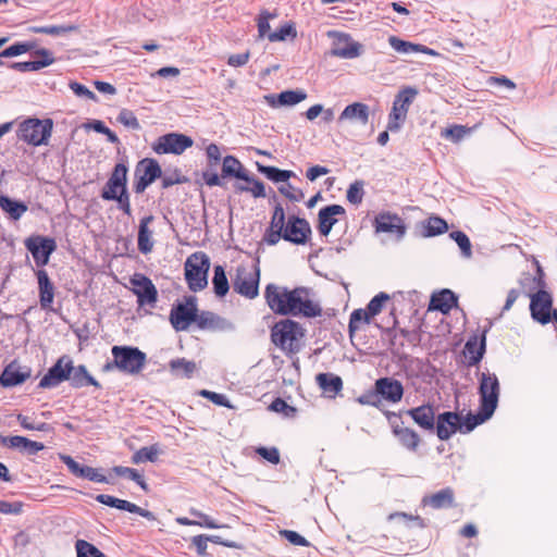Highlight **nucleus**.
<instances>
[{"instance_id": "obj_1", "label": "nucleus", "mask_w": 557, "mask_h": 557, "mask_svg": "<svg viewBox=\"0 0 557 557\" xmlns=\"http://www.w3.org/2000/svg\"><path fill=\"white\" fill-rule=\"evenodd\" d=\"M264 298L269 308L277 314L314 318L321 314L320 306L310 298L304 287L288 289L270 283L265 286Z\"/></svg>"}, {"instance_id": "obj_2", "label": "nucleus", "mask_w": 557, "mask_h": 557, "mask_svg": "<svg viewBox=\"0 0 557 557\" xmlns=\"http://www.w3.org/2000/svg\"><path fill=\"white\" fill-rule=\"evenodd\" d=\"M260 276L259 257L248 256L235 267L231 275L233 290L246 299H256L259 296Z\"/></svg>"}, {"instance_id": "obj_3", "label": "nucleus", "mask_w": 557, "mask_h": 557, "mask_svg": "<svg viewBox=\"0 0 557 557\" xmlns=\"http://www.w3.org/2000/svg\"><path fill=\"white\" fill-rule=\"evenodd\" d=\"M306 330L290 319L277 321L271 327V342L287 357L297 355L305 346Z\"/></svg>"}, {"instance_id": "obj_4", "label": "nucleus", "mask_w": 557, "mask_h": 557, "mask_svg": "<svg viewBox=\"0 0 557 557\" xmlns=\"http://www.w3.org/2000/svg\"><path fill=\"white\" fill-rule=\"evenodd\" d=\"M113 359L102 366V372L119 370L123 373L139 374L147 361L146 354L133 346H113L111 349Z\"/></svg>"}, {"instance_id": "obj_5", "label": "nucleus", "mask_w": 557, "mask_h": 557, "mask_svg": "<svg viewBox=\"0 0 557 557\" xmlns=\"http://www.w3.org/2000/svg\"><path fill=\"white\" fill-rule=\"evenodd\" d=\"M536 275L533 277L535 285L533 289H536V292L528 294L531 299L530 311L535 321L546 324L552 320L553 297L545 290V274L539 262H536Z\"/></svg>"}, {"instance_id": "obj_6", "label": "nucleus", "mask_w": 557, "mask_h": 557, "mask_svg": "<svg viewBox=\"0 0 557 557\" xmlns=\"http://www.w3.org/2000/svg\"><path fill=\"white\" fill-rule=\"evenodd\" d=\"M53 129L51 119L29 117L23 121L17 131V137L32 146L47 145Z\"/></svg>"}, {"instance_id": "obj_7", "label": "nucleus", "mask_w": 557, "mask_h": 557, "mask_svg": "<svg viewBox=\"0 0 557 557\" xmlns=\"http://www.w3.org/2000/svg\"><path fill=\"white\" fill-rule=\"evenodd\" d=\"M210 261L202 251L191 253L185 261V278L189 289L202 290L208 284V271Z\"/></svg>"}, {"instance_id": "obj_8", "label": "nucleus", "mask_w": 557, "mask_h": 557, "mask_svg": "<svg viewBox=\"0 0 557 557\" xmlns=\"http://www.w3.org/2000/svg\"><path fill=\"white\" fill-rule=\"evenodd\" d=\"M417 94V89L412 87H406L398 91L388 114V131L397 132L401 127L407 119L409 107L413 102Z\"/></svg>"}, {"instance_id": "obj_9", "label": "nucleus", "mask_w": 557, "mask_h": 557, "mask_svg": "<svg viewBox=\"0 0 557 557\" xmlns=\"http://www.w3.org/2000/svg\"><path fill=\"white\" fill-rule=\"evenodd\" d=\"M129 283L132 285L131 290L136 295L139 307L149 306L153 308L156 306L158 289L148 276L143 273H134Z\"/></svg>"}, {"instance_id": "obj_10", "label": "nucleus", "mask_w": 557, "mask_h": 557, "mask_svg": "<svg viewBox=\"0 0 557 557\" xmlns=\"http://www.w3.org/2000/svg\"><path fill=\"white\" fill-rule=\"evenodd\" d=\"M480 406L494 413L499 396V382L494 373H482L479 386Z\"/></svg>"}, {"instance_id": "obj_11", "label": "nucleus", "mask_w": 557, "mask_h": 557, "mask_svg": "<svg viewBox=\"0 0 557 557\" xmlns=\"http://www.w3.org/2000/svg\"><path fill=\"white\" fill-rule=\"evenodd\" d=\"M73 371V361L69 356L60 357L55 363L48 370V372L40 379L38 387L51 388L55 387L62 382L70 380V374Z\"/></svg>"}, {"instance_id": "obj_12", "label": "nucleus", "mask_w": 557, "mask_h": 557, "mask_svg": "<svg viewBox=\"0 0 557 557\" xmlns=\"http://www.w3.org/2000/svg\"><path fill=\"white\" fill-rule=\"evenodd\" d=\"M193 144V139L184 134L170 133L160 136L152 145V149L158 154H181L186 149L190 148Z\"/></svg>"}, {"instance_id": "obj_13", "label": "nucleus", "mask_w": 557, "mask_h": 557, "mask_svg": "<svg viewBox=\"0 0 557 557\" xmlns=\"http://www.w3.org/2000/svg\"><path fill=\"white\" fill-rule=\"evenodd\" d=\"M25 247L32 253L37 267H44L49 262L57 244L53 238L44 236H30L25 239Z\"/></svg>"}, {"instance_id": "obj_14", "label": "nucleus", "mask_w": 557, "mask_h": 557, "mask_svg": "<svg viewBox=\"0 0 557 557\" xmlns=\"http://www.w3.org/2000/svg\"><path fill=\"white\" fill-rule=\"evenodd\" d=\"M162 174L159 163L154 159L141 160L135 172L136 181L134 183V190L137 194H141L154 180L160 177Z\"/></svg>"}, {"instance_id": "obj_15", "label": "nucleus", "mask_w": 557, "mask_h": 557, "mask_svg": "<svg viewBox=\"0 0 557 557\" xmlns=\"http://www.w3.org/2000/svg\"><path fill=\"white\" fill-rule=\"evenodd\" d=\"M198 311L194 299L173 306L170 312V322L175 331H185L194 323Z\"/></svg>"}, {"instance_id": "obj_16", "label": "nucleus", "mask_w": 557, "mask_h": 557, "mask_svg": "<svg viewBox=\"0 0 557 557\" xmlns=\"http://www.w3.org/2000/svg\"><path fill=\"white\" fill-rule=\"evenodd\" d=\"M329 36L335 39L331 52L332 55L343 59H355L361 54L362 46L354 41L350 35L339 32H329Z\"/></svg>"}, {"instance_id": "obj_17", "label": "nucleus", "mask_w": 557, "mask_h": 557, "mask_svg": "<svg viewBox=\"0 0 557 557\" xmlns=\"http://www.w3.org/2000/svg\"><path fill=\"white\" fill-rule=\"evenodd\" d=\"M311 236V227L306 219L290 215L286 222L283 239L295 245H305Z\"/></svg>"}, {"instance_id": "obj_18", "label": "nucleus", "mask_w": 557, "mask_h": 557, "mask_svg": "<svg viewBox=\"0 0 557 557\" xmlns=\"http://www.w3.org/2000/svg\"><path fill=\"white\" fill-rule=\"evenodd\" d=\"M127 166L124 163H117L113 172L111 173L102 193L101 197L104 200H111L116 197V195L122 194L127 190Z\"/></svg>"}, {"instance_id": "obj_19", "label": "nucleus", "mask_w": 557, "mask_h": 557, "mask_svg": "<svg viewBox=\"0 0 557 557\" xmlns=\"http://www.w3.org/2000/svg\"><path fill=\"white\" fill-rule=\"evenodd\" d=\"M286 230L285 211L282 205L274 207L270 225L263 235V242L270 246L276 245L283 238Z\"/></svg>"}, {"instance_id": "obj_20", "label": "nucleus", "mask_w": 557, "mask_h": 557, "mask_svg": "<svg viewBox=\"0 0 557 557\" xmlns=\"http://www.w3.org/2000/svg\"><path fill=\"white\" fill-rule=\"evenodd\" d=\"M375 393L384 400L397 404L404 396L403 384L394 377H381L374 383Z\"/></svg>"}, {"instance_id": "obj_21", "label": "nucleus", "mask_w": 557, "mask_h": 557, "mask_svg": "<svg viewBox=\"0 0 557 557\" xmlns=\"http://www.w3.org/2000/svg\"><path fill=\"white\" fill-rule=\"evenodd\" d=\"M59 458L61 459L62 462L66 465L71 473L74 474L75 476L84 478L96 483L108 482L106 475H103L97 468L81 466L69 455L60 454Z\"/></svg>"}, {"instance_id": "obj_22", "label": "nucleus", "mask_w": 557, "mask_h": 557, "mask_svg": "<svg viewBox=\"0 0 557 557\" xmlns=\"http://www.w3.org/2000/svg\"><path fill=\"white\" fill-rule=\"evenodd\" d=\"M346 210L341 205H330L320 209L318 213V231L322 236H327L332 227L337 223V216H344Z\"/></svg>"}, {"instance_id": "obj_23", "label": "nucleus", "mask_w": 557, "mask_h": 557, "mask_svg": "<svg viewBox=\"0 0 557 557\" xmlns=\"http://www.w3.org/2000/svg\"><path fill=\"white\" fill-rule=\"evenodd\" d=\"M370 110L366 103L362 102H354L345 107L337 119L338 124H344L346 122L349 123H359L364 126L369 122Z\"/></svg>"}, {"instance_id": "obj_24", "label": "nucleus", "mask_w": 557, "mask_h": 557, "mask_svg": "<svg viewBox=\"0 0 557 557\" xmlns=\"http://www.w3.org/2000/svg\"><path fill=\"white\" fill-rule=\"evenodd\" d=\"M96 500L102 505L113 507L120 510H125L132 513H137L147 519H153V513L149 510L143 509L134 503L125 499H120L108 494H99L96 496Z\"/></svg>"}, {"instance_id": "obj_25", "label": "nucleus", "mask_w": 557, "mask_h": 557, "mask_svg": "<svg viewBox=\"0 0 557 557\" xmlns=\"http://www.w3.org/2000/svg\"><path fill=\"white\" fill-rule=\"evenodd\" d=\"M375 231L377 233H391L396 234L398 237H403L406 227L403 220L397 214L381 213L375 218L374 221Z\"/></svg>"}, {"instance_id": "obj_26", "label": "nucleus", "mask_w": 557, "mask_h": 557, "mask_svg": "<svg viewBox=\"0 0 557 557\" xmlns=\"http://www.w3.org/2000/svg\"><path fill=\"white\" fill-rule=\"evenodd\" d=\"M458 429H460L459 414L455 412L438 414L436 420V434L440 440L447 441Z\"/></svg>"}, {"instance_id": "obj_27", "label": "nucleus", "mask_w": 557, "mask_h": 557, "mask_svg": "<svg viewBox=\"0 0 557 557\" xmlns=\"http://www.w3.org/2000/svg\"><path fill=\"white\" fill-rule=\"evenodd\" d=\"M36 276L38 280L40 307L42 309H49L51 308L54 299V286L50 281L46 270L39 269L36 272Z\"/></svg>"}, {"instance_id": "obj_28", "label": "nucleus", "mask_w": 557, "mask_h": 557, "mask_svg": "<svg viewBox=\"0 0 557 557\" xmlns=\"http://www.w3.org/2000/svg\"><path fill=\"white\" fill-rule=\"evenodd\" d=\"M393 433L400 444L411 451H416L420 445L419 434L404 424V422L393 424Z\"/></svg>"}, {"instance_id": "obj_29", "label": "nucleus", "mask_w": 557, "mask_h": 557, "mask_svg": "<svg viewBox=\"0 0 557 557\" xmlns=\"http://www.w3.org/2000/svg\"><path fill=\"white\" fill-rule=\"evenodd\" d=\"M407 414L422 429L433 430L435 426V412L431 405H422L411 408Z\"/></svg>"}, {"instance_id": "obj_30", "label": "nucleus", "mask_w": 557, "mask_h": 557, "mask_svg": "<svg viewBox=\"0 0 557 557\" xmlns=\"http://www.w3.org/2000/svg\"><path fill=\"white\" fill-rule=\"evenodd\" d=\"M315 381L323 394L330 398H335L343 389V381L341 376L334 373H319L315 376Z\"/></svg>"}, {"instance_id": "obj_31", "label": "nucleus", "mask_w": 557, "mask_h": 557, "mask_svg": "<svg viewBox=\"0 0 557 557\" xmlns=\"http://www.w3.org/2000/svg\"><path fill=\"white\" fill-rule=\"evenodd\" d=\"M30 373L23 372L21 368L15 363L11 362L8 364L0 375V384L3 387H12L24 383Z\"/></svg>"}, {"instance_id": "obj_32", "label": "nucleus", "mask_w": 557, "mask_h": 557, "mask_svg": "<svg viewBox=\"0 0 557 557\" xmlns=\"http://www.w3.org/2000/svg\"><path fill=\"white\" fill-rule=\"evenodd\" d=\"M388 44L391 47L400 53H411V52H420L432 57H437L438 52L420 44H413L410 41L403 40L396 36H391L388 38Z\"/></svg>"}, {"instance_id": "obj_33", "label": "nucleus", "mask_w": 557, "mask_h": 557, "mask_svg": "<svg viewBox=\"0 0 557 557\" xmlns=\"http://www.w3.org/2000/svg\"><path fill=\"white\" fill-rule=\"evenodd\" d=\"M456 305L457 297L455 294L449 289H443L440 293L432 295L429 309L437 310L442 313H448Z\"/></svg>"}, {"instance_id": "obj_34", "label": "nucleus", "mask_w": 557, "mask_h": 557, "mask_svg": "<svg viewBox=\"0 0 557 557\" xmlns=\"http://www.w3.org/2000/svg\"><path fill=\"white\" fill-rule=\"evenodd\" d=\"M454 490L450 487L443 488L430 496L422 499L424 506H430L433 509H443L454 506Z\"/></svg>"}, {"instance_id": "obj_35", "label": "nucleus", "mask_w": 557, "mask_h": 557, "mask_svg": "<svg viewBox=\"0 0 557 557\" xmlns=\"http://www.w3.org/2000/svg\"><path fill=\"white\" fill-rule=\"evenodd\" d=\"M153 221L152 215L145 216L140 220L138 227L137 246L141 253H149L153 248L152 231L149 224Z\"/></svg>"}, {"instance_id": "obj_36", "label": "nucleus", "mask_w": 557, "mask_h": 557, "mask_svg": "<svg viewBox=\"0 0 557 557\" xmlns=\"http://www.w3.org/2000/svg\"><path fill=\"white\" fill-rule=\"evenodd\" d=\"M2 443L11 448L24 450L29 455H35L45 448L42 443L20 435L4 437Z\"/></svg>"}, {"instance_id": "obj_37", "label": "nucleus", "mask_w": 557, "mask_h": 557, "mask_svg": "<svg viewBox=\"0 0 557 557\" xmlns=\"http://www.w3.org/2000/svg\"><path fill=\"white\" fill-rule=\"evenodd\" d=\"M71 385L74 388H82L91 385L96 388H101V384L88 372L86 366H73V371L70 374Z\"/></svg>"}, {"instance_id": "obj_38", "label": "nucleus", "mask_w": 557, "mask_h": 557, "mask_svg": "<svg viewBox=\"0 0 557 557\" xmlns=\"http://www.w3.org/2000/svg\"><path fill=\"white\" fill-rule=\"evenodd\" d=\"M169 369L172 375L175 377L189 379L195 373L197 366L194 361L187 360L185 358H176L169 362Z\"/></svg>"}, {"instance_id": "obj_39", "label": "nucleus", "mask_w": 557, "mask_h": 557, "mask_svg": "<svg viewBox=\"0 0 557 557\" xmlns=\"http://www.w3.org/2000/svg\"><path fill=\"white\" fill-rule=\"evenodd\" d=\"M222 176H234L238 180H247L248 171L244 168L237 158L233 156H226L223 159Z\"/></svg>"}, {"instance_id": "obj_40", "label": "nucleus", "mask_w": 557, "mask_h": 557, "mask_svg": "<svg viewBox=\"0 0 557 557\" xmlns=\"http://www.w3.org/2000/svg\"><path fill=\"white\" fill-rule=\"evenodd\" d=\"M485 351V337L479 342L476 337L469 339L465 346V356L468 358L469 364H476L483 357Z\"/></svg>"}, {"instance_id": "obj_41", "label": "nucleus", "mask_w": 557, "mask_h": 557, "mask_svg": "<svg viewBox=\"0 0 557 557\" xmlns=\"http://www.w3.org/2000/svg\"><path fill=\"white\" fill-rule=\"evenodd\" d=\"M0 208L13 220H18L27 211L25 203L12 200L3 195L0 196Z\"/></svg>"}, {"instance_id": "obj_42", "label": "nucleus", "mask_w": 557, "mask_h": 557, "mask_svg": "<svg viewBox=\"0 0 557 557\" xmlns=\"http://www.w3.org/2000/svg\"><path fill=\"white\" fill-rule=\"evenodd\" d=\"M194 323H196L197 327L200 330L215 331L221 327L222 320L212 312L202 311L196 313Z\"/></svg>"}, {"instance_id": "obj_43", "label": "nucleus", "mask_w": 557, "mask_h": 557, "mask_svg": "<svg viewBox=\"0 0 557 557\" xmlns=\"http://www.w3.org/2000/svg\"><path fill=\"white\" fill-rule=\"evenodd\" d=\"M243 181L245 182V184L235 185V189L237 191L250 193L255 198L265 197L264 184L261 181L250 177L249 175L247 180Z\"/></svg>"}, {"instance_id": "obj_44", "label": "nucleus", "mask_w": 557, "mask_h": 557, "mask_svg": "<svg viewBox=\"0 0 557 557\" xmlns=\"http://www.w3.org/2000/svg\"><path fill=\"white\" fill-rule=\"evenodd\" d=\"M479 124L468 127L465 125H451L450 127H447L442 131V137L451 140L453 143H459L467 135L471 134L474 129H476Z\"/></svg>"}, {"instance_id": "obj_45", "label": "nucleus", "mask_w": 557, "mask_h": 557, "mask_svg": "<svg viewBox=\"0 0 557 557\" xmlns=\"http://www.w3.org/2000/svg\"><path fill=\"white\" fill-rule=\"evenodd\" d=\"M213 290L216 296L224 297L230 290L228 280L222 265L214 267V275L212 278Z\"/></svg>"}, {"instance_id": "obj_46", "label": "nucleus", "mask_w": 557, "mask_h": 557, "mask_svg": "<svg viewBox=\"0 0 557 557\" xmlns=\"http://www.w3.org/2000/svg\"><path fill=\"white\" fill-rule=\"evenodd\" d=\"M493 416L492 412L483 409L481 406L478 413H468L465 418L463 423H460V429L463 428V432H471L475 426L482 424Z\"/></svg>"}, {"instance_id": "obj_47", "label": "nucleus", "mask_w": 557, "mask_h": 557, "mask_svg": "<svg viewBox=\"0 0 557 557\" xmlns=\"http://www.w3.org/2000/svg\"><path fill=\"white\" fill-rule=\"evenodd\" d=\"M112 471L117 475V476H123V478H127L132 481H134L135 483H137L141 490H144L145 492L148 491V484L147 482L145 481V478L143 474H140L136 469L134 468H129V467H123V466H115L112 468Z\"/></svg>"}, {"instance_id": "obj_48", "label": "nucleus", "mask_w": 557, "mask_h": 557, "mask_svg": "<svg viewBox=\"0 0 557 557\" xmlns=\"http://www.w3.org/2000/svg\"><path fill=\"white\" fill-rule=\"evenodd\" d=\"M29 30L34 34H46L51 36H60L67 33L76 32V25H50V26H32Z\"/></svg>"}, {"instance_id": "obj_49", "label": "nucleus", "mask_w": 557, "mask_h": 557, "mask_svg": "<svg viewBox=\"0 0 557 557\" xmlns=\"http://www.w3.org/2000/svg\"><path fill=\"white\" fill-rule=\"evenodd\" d=\"M258 171L264 174L269 180L273 182H286L293 176L292 171L280 170L274 166H267L260 163H257Z\"/></svg>"}, {"instance_id": "obj_50", "label": "nucleus", "mask_w": 557, "mask_h": 557, "mask_svg": "<svg viewBox=\"0 0 557 557\" xmlns=\"http://www.w3.org/2000/svg\"><path fill=\"white\" fill-rule=\"evenodd\" d=\"M297 37V30L293 22H287L282 25L277 30L268 34V39L271 42L284 41L287 38L295 39Z\"/></svg>"}, {"instance_id": "obj_51", "label": "nucleus", "mask_w": 557, "mask_h": 557, "mask_svg": "<svg viewBox=\"0 0 557 557\" xmlns=\"http://www.w3.org/2000/svg\"><path fill=\"white\" fill-rule=\"evenodd\" d=\"M372 318L369 315L366 309H356L351 312L349 318L348 330L349 334L352 335L363 324H369Z\"/></svg>"}, {"instance_id": "obj_52", "label": "nucleus", "mask_w": 557, "mask_h": 557, "mask_svg": "<svg viewBox=\"0 0 557 557\" xmlns=\"http://www.w3.org/2000/svg\"><path fill=\"white\" fill-rule=\"evenodd\" d=\"M158 455H159L158 445L141 447L132 456V462L135 465L146 462V461L154 462L158 459Z\"/></svg>"}, {"instance_id": "obj_53", "label": "nucleus", "mask_w": 557, "mask_h": 557, "mask_svg": "<svg viewBox=\"0 0 557 557\" xmlns=\"http://www.w3.org/2000/svg\"><path fill=\"white\" fill-rule=\"evenodd\" d=\"M307 98V94L304 90H285L277 96V102L280 106H295Z\"/></svg>"}, {"instance_id": "obj_54", "label": "nucleus", "mask_w": 557, "mask_h": 557, "mask_svg": "<svg viewBox=\"0 0 557 557\" xmlns=\"http://www.w3.org/2000/svg\"><path fill=\"white\" fill-rule=\"evenodd\" d=\"M75 548L77 557H106L99 548L85 540H77Z\"/></svg>"}, {"instance_id": "obj_55", "label": "nucleus", "mask_w": 557, "mask_h": 557, "mask_svg": "<svg viewBox=\"0 0 557 557\" xmlns=\"http://www.w3.org/2000/svg\"><path fill=\"white\" fill-rule=\"evenodd\" d=\"M37 47L36 40H29L24 42H16L3 51H1V57H16L23 54L25 52L32 51Z\"/></svg>"}, {"instance_id": "obj_56", "label": "nucleus", "mask_w": 557, "mask_h": 557, "mask_svg": "<svg viewBox=\"0 0 557 557\" xmlns=\"http://www.w3.org/2000/svg\"><path fill=\"white\" fill-rule=\"evenodd\" d=\"M448 230V225L445 220L438 216H431L428 219L425 224V234L428 236H436L445 233Z\"/></svg>"}, {"instance_id": "obj_57", "label": "nucleus", "mask_w": 557, "mask_h": 557, "mask_svg": "<svg viewBox=\"0 0 557 557\" xmlns=\"http://www.w3.org/2000/svg\"><path fill=\"white\" fill-rule=\"evenodd\" d=\"M271 411L282 413L286 418H293L296 416L297 409L288 405L283 398H275L269 406Z\"/></svg>"}, {"instance_id": "obj_58", "label": "nucleus", "mask_w": 557, "mask_h": 557, "mask_svg": "<svg viewBox=\"0 0 557 557\" xmlns=\"http://www.w3.org/2000/svg\"><path fill=\"white\" fill-rule=\"evenodd\" d=\"M389 299V296L385 293H379L375 295L370 302L368 304L366 310L369 313V315L373 319L375 315H377L382 309L384 304Z\"/></svg>"}, {"instance_id": "obj_59", "label": "nucleus", "mask_w": 557, "mask_h": 557, "mask_svg": "<svg viewBox=\"0 0 557 557\" xmlns=\"http://www.w3.org/2000/svg\"><path fill=\"white\" fill-rule=\"evenodd\" d=\"M277 16L276 13H270L268 11H263L260 13L258 17V35L260 38L268 37V34H271L270 32V23L269 21L272 18H275Z\"/></svg>"}, {"instance_id": "obj_60", "label": "nucleus", "mask_w": 557, "mask_h": 557, "mask_svg": "<svg viewBox=\"0 0 557 557\" xmlns=\"http://www.w3.org/2000/svg\"><path fill=\"white\" fill-rule=\"evenodd\" d=\"M117 121L123 124L126 127H129L132 129H139L140 124L138 122V119L134 114L133 111L128 109H122L117 115Z\"/></svg>"}, {"instance_id": "obj_61", "label": "nucleus", "mask_w": 557, "mask_h": 557, "mask_svg": "<svg viewBox=\"0 0 557 557\" xmlns=\"http://www.w3.org/2000/svg\"><path fill=\"white\" fill-rule=\"evenodd\" d=\"M450 237L457 243L466 257L471 256V243L466 233L461 231H455L450 233Z\"/></svg>"}, {"instance_id": "obj_62", "label": "nucleus", "mask_w": 557, "mask_h": 557, "mask_svg": "<svg viewBox=\"0 0 557 557\" xmlns=\"http://www.w3.org/2000/svg\"><path fill=\"white\" fill-rule=\"evenodd\" d=\"M190 515L196 518L195 525L201 527V528H208V529H218L220 525L214 522L213 519H211L206 513H202L201 511L191 508L189 510Z\"/></svg>"}, {"instance_id": "obj_63", "label": "nucleus", "mask_w": 557, "mask_h": 557, "mask_svg": "<svg viewBox=\"0 0 557 557\" xmlns=\"http://www.w3.org/2000/svg\"><path fill=\"white\" fill-rule=\"evenodd\" d=\"M219 539L220 537L216 535H214V536L196 535L193 537L191 542H193L194 546L197 548V552L200 555H203V554H206V550L208 547V542L211 541L213 543H221L219 541Z\"/></svg>"}, {"instance_id": "obj_64", "label": "nucleus", "mask_w": 557, "mask_h": 557, "mask_svg": "<svg viewBox=\"0 0 557 557\" xmlns=\"http://www.w3.org/2000/svg\"><path fill=\"white\" fill-rule=\"evenodd\" d=\"M347 200L354 205H358L362 201L363 198V189L360 183H354L349 186L347 190Z\"/></svg>"}]
</instances>
